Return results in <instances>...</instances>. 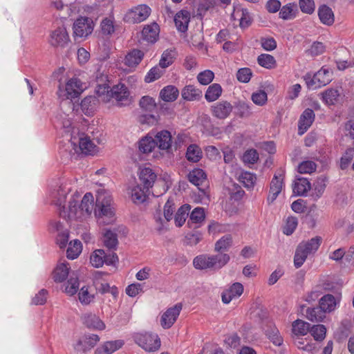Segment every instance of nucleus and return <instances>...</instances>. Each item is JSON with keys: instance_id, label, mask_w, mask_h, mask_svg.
Here are the masks:
<instances>
[{"instance_id": "62", "label": "nucleus", "mask_w": 354, "mask_h": 354, "mask_svg": "<svg viewBox=\"0 0 354 354\" xmlns=\"http://www.w3.org/2000/svg\"><path fill=\"white\" fill-rule=\"evenodd\" d=\"M163 71L160 69V67L155 66L149 71L148 74L146 75L145 80L148 83L153 82L154 80L160 77Z\"/></svg>"}, {"instance_id": "3", "label": "nucleus", "mask_w": 354, "mask_h": 354, "mask_svg": "<svg viewBox=\"0 0 354 354\" xmlns=\"http://www.w3.org/2000/svg\"><path fill=\"white\" fill-rule=\"evenodd\" d=\"M83 91L82 84L80 80L76 78L70 80L66 84L65 88H59V95L63 97L61 102L62 107L68 106L69 111L74 110V103L73 100H76L80 93Z\"/></svg>"}, {"instance_id": "34", "label": "nucleus", "mask_w": 354, "mask_h": 354, "mask_svg": "<svg viewBox=\"0 0 354 354\" xmlns=\"http://www.w3.org/2000/svg\"><path fill=\"white\" fill-rule=\"evenodd\" d=\"M320 308H322L325 313H330L333 311L336 306V300L333 295L328 294L323 296L319 302Z\"/></svg>"}, {"instance_id": "26", "label": "nucleus", "mask_w": 354, "mask_h": 354, "mask_svg": "<svg viewBox=\"0 0 354 354\" xmlns=\"http://www.w3.org/2000/svg\"><path fill=\"white\" fill-rule=\"evenodd\" d=\"M318 15L320 21L325 25L331 26L335 21L334 13L330 8L322 5L319 8Z\"/></svg>"}, {"instance_id": "37", "label": "nucleus", "mask_w": 354, "mask_h": 354, "mask_svg": "<svg viewBox=\"0 0 354 354\" xmlns=\"http://www.w3.org/2000/svg\"><path fill=\"white\" fill-rule=\"evenodd\" d=\"M222 88L218 84H213L209 86L206 91L205 97L208 102L216 100L221 95Z\"/></svg>"}, {"instance_id": "18", "label": "nucleus", "mask_w": 354, "mask_h": 354, "mask_svg": "<svg viewBox=\"0 0 354 354\" xmlns=\"http://www.w3.org/2000/svg\"><path fill=\"white\" fill-rule=\"evenodd\" d=\"M160 29L157 23H152L145 26L142 31V39L147 42L154 43L159 36Z\"/></svg>"}, {"instance_id": "8", "label": "nucleus", "mask_w": 354, "mask_h": 354, "mask_svg": "<svg viewBox=\"0 0 354 354\" xmlns=\"http://www.w3.org/2000/svg\"><path fill=\"white\" fill-rule=\"evenodd\" d=\"M111 100L114 99L119 106H126L131 103L130 93L124 84L114 85L110 89Z\"/></svg>"}, {"instance_id": "46", "label": "nucleus", "mask_w": 354, "mask_h": 354, "mask_svg": "<svg viewBox=\"0 0 354 354\" xmlns=\"http://www.w3.org/2000/svg\"><path fill=\"white\" fill-rule=\"evenodd\" d=\"M258 64L262 67L270 69L275 67L276 61L273 56L268 54H261L257 58Z\"/></svg>"}, {"instance_id": "24", "label": "nucleus", "mask_w": 354, "mask_h": 354, "mask_svg": "<svg viewBox=\"0 0 354 354\" xmlns=\"http://www.w3.org/2000/svg\"><path fill=\"white\" fill-rule=\"evenodd\" d=\"M106 80V76L104 75H102L100 77H97L96 93L102 101L109 102L111 100V95H109L111 88L106 84L102 83Z\"/></svg>"}, {"instance_id": "55", "label": "nucleus", "mask_w": 354, "mask_h": 354, "mask_svg": "<svg viewBox=\"0 0 354 354\" xmlns=\"http://www.w3.org/2000/svg\"><path fill=\"white\" fill-rule=\"evenodd\" d=\"M317 165L311 160H306L298 166V171L301 174H311L316 170Z\"/></svg>"}, {"instance_id": "48", "label": "nucleus", "mask_w": 354, "mask_h": 354, "mask_svg": "<svg viewBox=\"0 0 354 354\" xmlns=\"http://www.w3.org/2000/svg\"><path fill=\"white\" fill-rule=\"evenodd\" d=\"M310 333L316 341H322L326 337V328L322 324L310 327Z\"/></svg>"}, {"instance_id": "13", "label": "nucleus", "mask_w": 354, "mask_h": 354, "mask_svg": "<svg viewBox=\"0 0 354 354\" xmlns=\"http://www.w3.org/2000/svg\"><path fill=\"white\" fill-rule=\"evenodd\" d=\"M95 214L101 224L108 225L114 221V211L111 205L109 207H96Z\"/></svg>"}, {"instance_id": "51", "label": "nucleus", "mask_w": 354, "mask_h": 354, "mask_svg": "<svg viewBox=\"0 0 354 354\" xmlns=\"http://www.w3.org/2000/svg\"><path fill=\"white\" fill-rule=\"evenodd\" d=\"M205 217L204 209L203 207H196L191 212L187 223L188 225H190V222L199 223L204 221Z\"/></svg>"}, {"instance_id": "25", "label": "nucleus", "mask_w": 354, "mask_h": 354, "mask_svg": "<svg viewBox=\"0 0 354 354\" xmlns=\"http://www.w3.org/2000/svg\"><path fill=\"white\" fill-rule=\"evenodd\" d=\"M139 178L145 189L149 190L156 179V174L150 168H144L140 171Z\"/></svg>"}, {"instance_id": "45", "label": "nucleus", "mask_w": 354, "mask_h": 354, "mask_svg": "<svg viewBox=\"0 0 354 354\" xmlns=\"http://www.w3.org/2000/svg\"><path fill=\"white\" fill-rule=\"evenodd\" d=\"M105 252L103 250H96L90 257V261L95 268H100L104 263Z\"/></svg>"}, {"instance_id": "32", "label": "nucleus", "mask_w": 354, "mask_h": 354, "mask_svg": "<svg viewBox=\"0 0 354 354\" xmlns=\"http://www.w3.org/2000/svg\"><path fill=\"white\" fill-rule=\"evenodd\" d=\"M326 317V313L320 308V306L315 308H308L306 310V317L311 322H320Z\"/></svg>"}, {"instance_id": "20", "label": "nucleus", "mask_w": 354, "mask_h": 354, "mask_svg": "<svg viewBox=\"0 0 354 354\" xmlns=\"http://www.w3.org/2000/svg\"><path fill=\"white\" fill-rule=\"evenodd\" d=\"M124 345L122 340L108 341L95 351V354H112Z\"/></svg>"}, {"instance_id": "23", "label": "nucleus", "mask_w": 354, "mask_h": 354, "mask_svg": "<svg viewBox=\"0 0 354 354\" xmlns=\"http://www.w3.org/2000/svg\"><path fill=\"white\" fill-rule=\"evenodd\" d=\"M71 144L74 145V149L76 152H78L77 147L80 152L86 155L92 154L95 152V145L90 138L87 137L79 138L78 147L74 142H72Z\"/></svg>"}, {"instance_id": "35", "label": "nucleus", "mask_w": 354, "mask_h": 354, "mask_svg": "<svg viewBox=\"0 0 354 354\" xmlns=\"http://www.w3.org/2000/svg\"><path fill=\"white\" fill-rule=\"evenodd\" d=\"M232 245V237L230 234L223 236L218 240L214 245V250L218 253H224L227 251Z\"/></svg>"}, {"instance_id": "39", "label": "nucleus", "mask_w": 354, "mask_h": 354, "mask_svg": "<svg viewBox=\"0 0 354 354\" xmlns=\"http://www.w3.org/2000/svg\"><path fill=\"white\" fill-rule=\"evenodd\" d=\"M112 205V197L105 191L97 192L96 195L95 207H109Z\"/></svg>"}, {"instance_id": "44", "label": "nucleus", "mask_w": 354, "mask_h": 354, "mask_svg": "<svg viewBox=\"0 0 354 354\" xmlns=\"http://www.w3.org/2000/svg\"><path fill=\"white\" fill-rule=\"evenodd\" d=\"M326 182H327V178L325 176H321L317 178L316 181L314 183V194L315 195L317 198H319L321 197V196L323 194L326 186Z\"/></svg>"}, {"instance_id": "59", "label": "nucleus", "mask_w": 354, "mask_h": 354, "mask_svg": "<svg viewBox=\"0 0 354 354\" xmlns=\"http://www.w3.org/2000/svg\"><path fill=\"white\" fill-rule=\"evenodd\" d=\"M79 300L82 304L88 305L94 299V295L90 294L88 288L83 286L78 294Z\"/></svg>"}, {"instance_id": "43", "label": "nucleus", "mask_w": 354, "mask_h": 354, "mask_svg": "<svg viewBox=\"0 0 354 354\" xmlns=\"http://www.w3.org/2000/svg\"><path fill=\"white\" fill-rule=\"evenodd\" d=\"M323 101L329 105L335 104L339 97V93L337 89H328L322 93Z\"/></svg>"}, {"instance_id": "53", "label": "nucleus", "mask_w": 354, "mask_h": 354, "mask_svg": "<svg viewBox=\"0 0 354 354\" xmlns=\"http://www.w3.org/2000/svg\"><path fill=\"white\" fill-rule=\"evenodd\" d=\"M139 105L142 109L149 112L153 111L156 106L155 100L148 95L143 96L140 99Z\"/></svg>"}, {"instance_id": "5", "label": "nucleus", "mask_w": 354, "mask_h": 354, "mask_svg": "<svg viewBox=\"0 0 354 354\" xmlns=\"http://www.w3.org/2000/svg\"><path fill=\"white\" fill-rule=\"evenodd\" d=\"M70 188L66 184H61L54 188L51 192L53 203L59 207V216L66 218L67 214L66 212L65 203L67 194L70 192Z\"/></svg>"}, {"instance_id": "11", "label": "nucleus", "mask_w": 354, "mask_h": 354, "mask_svg": "<svg viewBox=\"0 0 354 354\" xmlns=\"http://www.w3.org/2000/svg\"><path fill=\"white\" fill-rule=\"evenodd\" d=\"M93 30V22L88 17H80L73 24V34L75 37H87Z\"/></svg>"}, {"instance_id": "22", "label": "nucleus", "mask_w": 354, "mask_h": 354, "mask_svg": "<svg viewBox=\"0 0 354 354\" xmlns=\"http://www.w3.org/2000/svg\"><path fill=\"white\" fill-rule=\"evenodd\" d=\"M189 19L190 14L188 11L183 10L177 12L174 17L177 29L182 32L187 31Z\"/></svg>"}, {"instance_id": "7", "label": "nucleus", "mask_w": 354, "mask_h": 354, "mask_svg": "<svg viewBox=\"0 0 354 354\" xmlns=\"http://www.w3.org/2000/svg\"><path fill=\"white\" fill-rule=\"evenodd\" d=\"M48 41L50 45L54 48H65L70 41L66 28L62 26L51 31Z\"/></svg>"}, {"instance_id": "16", "label": "nucleus", "mask_w": 354, "mask_h": 354, "mask_svg": "<svg viewBox=\"0 0 354 354\" xmlns=\"http://www.w3.org/2000/svg\"><path fill=\"white\" fill-rule=\"evenodd\" d=\"M243 292V286L241 283L236 282L230 288L222 292L221 298L224 304H229L233 298L240 297Z\"/></svg>"}, {"instance_id": "30", "label": "nucleus", "mask_w": 354, "mask_h": 354, "mask_svg": "<svg viewBox=\"0 0 354 354\" xmlns=\"http://www.w3.org/2000/svg\"><path fill=\"white\" fill-rule=\"evenodd\" d=\"M144 53L142 51L133 49L126 55L124 64L129 67H134L141 62Z\"/></svg>"}, {"instance_id": "64", "label": "nucleus", "mask_w": 354, "mask_h": 354, "mask_svg": "<svg viewBox=\"0 0 354 354\" xmlns=\"http://www.w3.org/2000/svg\"><path fill=\"white\" fill-rule=\"evenodd\" d=\"M101 30L104 35H109L114 32L115 28L112 20L105 18L101 22Z\"/></svg>"}, {"instance_id": "17", "label": "nucleus", "mask_w": 354, "mask_h": 354, "mask_svg": "<svg viewBox=\"0 0 354 354\" xmlns=\"http://www.w3.org/2000/svg\"><path fill=\"white\" fill-rule=\"evenodd\" d=\"M156 147L162 150H169L171 147V136L169 131L162 130L155 136L153 138Z\"/></svg>"}, {"instance_id": "31", "label": "nucleus", "mask_w": 354, "mask_h": 354, "mask_svg": "<svg viewBox=\"0 0 354 354\" xmlns=\"http://www.w3.org/2000/svg\"><path fill=\"white\" fill-rule=\"evenodd\" d=\"M179 95L178 88L174 86H167L160 91V97L165 102L175 101Z\"/></svg>"}, {"instance_id": "52", "label": "nucleus", "mask_w": 354, "mask_h": 354, "mask_svg": "<svg viewBox=\"0 0 354 354\" xmlns=\"http://www.w3.org/2000/svg\"><path fill=\"white\" fill-rule=\"evenodd\" d=\"M354 156V148L350 147L346 149L344 154L340 159L339 167L344 170L348 168Z\"/></svg>"}, {"instance_id": "42", "label": "nucleus", "mask_w": 354, "mask_h": 354, "mask_svg": "<svg viewBox=\"0 0 354 354\" xmlns=\"http://www.w3.org/2000/svg\"><path fill=\"white\" fill-rule=\"evenodd\" d=\"M104 245L109 249H115L118 241L116 233L113 232L110 230H106L104 234V240H103Z\"/></svg>"}, {"instance_id": "6", "label": "nucleus", "mask_w": 354, "mask_h": 354, "mask_svg": "<svg viewBox=\"0 0 354 354\" xmlns=\"http://www.w3.org/2000/svg\"><path fill=\"white\" fill-rule=\"evenodd\" d=\"M305 80L308 88L315 89L328 84L331 81V77L328 69L322 68L313 77L308 75Z\"/></svg>"}, {"instance_id": "1", "label": "nucleus", "mask_w": 354, "mask_h": 354, "mask_svg": "<svg viewBox=\"0 0 354 354\" xmlns=\"http://www.w3.org/2000/svg\"><path fill=\"white\" fill-rule=\"evenodd\" d=\"M230 260V257L226 253L203 254L194 259L193 266L196 269L200 270L218 271L223 268Z\"/></svg>"}, {"instance_id": "21", "label": "nucleus", "mask_w": 354, "mask_h": 354, "mask_svg": "<svg viewBox=\"0 0 354 354\" xmlns=\"http://www.w3.org/2000/svg\"><path fill=\"white\" fill-rule=\"evenodd\" d=\"M83 322L88 328L102 330L105 328L104 323L93 313H86L82 317Z\"/></svg>"}, {"instance_id": "58", "label": "nucleus", "mask_w": 354, "mask_h": 354, "mask_svg": "<svg viewBox=\"0 0 354 354\" xmlns=\"http://www.w3.org/2000/svg\"><path fill=\"white\" fill-rule=\"evenodd\" d=\"M175 209L176 207L174 199L169 198L164 206V217L167 221L171 220Z\"/></svg>"}, {"instance_id": "29", "label": "nucleus", "mask_w": 354, "mask_h": 354, "mask_svg": "<svg viewBox=\"0 0 354 354\" xmlns=\"http://www.w3.org/2000/svg\"><path fill=\"white\" fill-rule=\"evenodd\" d=\"M187 178L190 183L201 189L199 187L205 181L206 174L201 169H194L189 173Z\"/></svg>"}, {"instance_id": "15", "label": "nucleus", "mask_w": 354, "mask_h": 354, "mask_svg": "<svg viewBox=\"0 0 354 354\" xmlns=\"http://www.w3.org/2000/svg\"><path fill=\"white\" fill-rule=\"evenodd\" d=\"M315 113L311 109H306L301 115L299 120V134H304L308 128L312 125L315 120Z\"/></svg>"}, {"instance_id": "36", "label": "nucleus", "mask_w": 354, "mask_h": 354, "mask_svg": "<svg viewBox=\"0 0 354 354\" xmlns=\"http://www.w3.org/2000/svg\"><path fill=\"white\" fill-rule=\"evenodd\" d=\"M190 210L189 205H182L177 211L175 216V223L178 227H181L186 221L187 216L189 215V212Z\"/></svg>"}, {"instance_id": "19", "label": "nucleus", "mask_w": 354, "mask_h": 354, "mask_svg": "<svg viewBox=\"0 0 354 354\" xmlns=\"http://www.w3.org/2000/svg\"><path fill=\"white\" fill-rule=\"evenodd\" d=\"M70 266L67 262L59 263L52 273V278L56 283H62L69 274Z\"/></svg>"}, {"instance_id": "38", "label": "nucleus", "mask_w": 354, "mask_h": 354, "mask_svg": "<svg viewBox=\"0 0 354 354\" xmlns=\"http://www.w3.org/2000/svg\"><path fill=\"white\" fill-rule=\"evenodd\" d=\"M186 157L189 161L193 162H198L202 158L201 148L196 145H191L187 147Z\"/></svg>"}, {"instance_id": "47", "label": "nucleus", "mask_w": 354, "mask_h": 354, "mask_svg": "<svg viewBox=\"0 0 354 354\" xmlns=\"http://www.w3.org/2000/svg\"><path fill=\"white\" fill-rule=\"evenodd\" d=\"M156 147L154 139L150 136H146L139 142V149L142 153H149Z\"/></svg>"}, {"instance_id": "63", "label": "nucleus", "mask_w": 354, "mask_h": 354, "mask_svg": "<svg viewBox=\"0 0 354 354\" xmlns=\"http://www.w3.org/2000/svg\"><path fill=\"white\" fill-rule=\"evenodd\" d=\"M79 288V282L77 278L71 277L67 282L65 288V292L70 295H73L75 294Z\"/></svg>"}, {"instance_id": "12", "label": "nucleus", "mask_w": 354, "mask_h": 354, "mask_svg": "<svg viewBox=\"0 0 354 354\" xmlns=\"http://www.w3.org/2000/svg\"><path fill=\"white\" fill-rule=\"evenodd\" d=\"M100 337L95 334H85L74 345L77 352L86 353L91 350L100 341Z\"/></svg>"}, {"instance_id": "54", "label": "nucleus", "mask_w": 354, "mask_h": 354, "mask_svg": "<svg viewBox=\"0 0 354 354\" xmlns=\"http://www.w3.org/2000/svg\"><path fill=\"white\" fill-rule=\"evenodd\" d=\"M239 180L244 185L245 187L250 188L254 185L256 176L248 171L241 173L239 176Z\"/></svg>"}, {"instance_id": "49", "label": "nucleus", "mask_w": 354, "mask_h": 354, "mask_svg": "<svg viewBox=\"0 0 354 354\" xmlns=\"http://www.w3.org/2000/svg\"><path fill=\"white\" fill-rule=\"evenodd\" d=\"M283 179L284 175L282 171L275 174L270 183V189L271 192L277 191L281 192L283 185Z\"/></svg>"}, {"instance_id": "27", "label": "nucleus", "mask_w": 354, "mask_h": 354, "mask_svg": "<svg viewBox=\"0 0 354 354\" xmlns=\"http://www.w3.org/2000/svg\"><path fill=\"white\" fill-rule=\"evenodd\" d=\"M181 94L183 98L188 101L198 100L202 97V91L194 85L186 86Z\"/></svg>"}, {"instance_id": "10", "label": "nucleus", "mask_w": 354, "mask_h": 354, "mask_svg": "<svg viewBox=\"0 0 354 354\" xmlns=\"http://www.w3.org/2000/svg\"><path fill=\"white\" fill-rule=\"evenodd\" d=\"M183 308V304L178 303L169 308L161 316L160 325L165 329L170 328L176 322Z\"/></svg>"}, {"instance_id": "41", "label": "nucleus", "mask_w": 354, "mask_h": 354, "mask_svg": "<svg viewBox=\"0 0 354 354\" xmlns=\"http://www.w3.org/2000/svg\"><path fill=\"white\" fill-rule=\"evenodd\" d=\"M82 212H85L90 215L93 209V196L91 193H86L82 199L79 206Z\"/></svg>"}, {"instance_id": "9", "label": "nucleus", "mask_w": 354, "mask_h": 354, "mask_svg": "<svg viewBox=\"0 0 354 354\" xmlns=\"http://www.w3.org/2000/svg\"><path fill=\"white\" fill-rule=\"evenodd\" d=\"M151 8L146 5H140L130 10L124 16L129 23L136 24L145 21L150 15Z\"/></svg>"}, {"instance_id": "56", "label": "nucleus", "mask_w": 354, "mask_h": 354, "mask_svg": "<svg viewBox=\"0 0 354 354\" xmlns=\"http://www.w3.org/2000/svg\"><path fill=\"white\" fill-rule=\"evenodd\" d=\"M96 103V99L93 96L86 97L80 103L82 111L86 113L92 112Z\"/></svg>"}, {"instance_id": "33", "label": "nucleus", "mask_w": 354, "mask_h": 354, "mask_svg": "<svg viewBox=\"0 0 354 354\" xmlns=\"http://www.w3.org/2000/svg\"><path fill=\"white\" fill-rule=\"evenodd\" d=\"M310 188V183L306 178H297L293 186V192L298 196H304Z\"/></svg>"}, {"instance_id": "57", "label": "nucleus", "mask_w": 354, "mask_h": 354, "mask_svg": "<svg viewBox=\"0 0 354 354\" xmlns=\"http://www.w3.org/2000/svg\"><path fill=\"white\" fill-rule=\"evenodd\" d=\"M298 225V221L296 217L289 216L286 219V225L283 227V233L286 235H290L293 233Z\"/></svg>"}, {"instance_id": "14", "label": "nucleus", "mask_w": 354, "mask_h": 354, "mask_svg": "<svg viewBox=\"0 0 354 354\" xmlns=\"http://www.w3.org/2000/svg\"><path fill=\"white\" fill-rule=\"evenodd\" d=\"M233 106L227 101H221L212 106V111L214 116L218 119H225L232 111Z\"/></svg>"}, {"instance_id": "2", "label": "nucleus", "mask_w": 354, "mask_h": 354, "mask_svg": "<svg viewBox=\"0 0 354 354\" xmlns=\"http://www.w3.org/2000/svg\"><path fill=\"white\" fill-rule=\"evenodd\" d=\"M322 240V237L315 236L307 241H302L298 245L294 257V265L297 268L304 264L308 255L316 252L321 245Z\"/></svg>"}, {"instance_id": "28", "label": "nucleus", "mask_w": 354, "mask_h": 354, "mask_svg": "<svg viewBox=\"0 0 354 354\" xmlns=\"http://www.w3.org/2000/svg\"><path fill=\"white\" fill-rule=\"evenodd\" d=\"M310 324L301 319H297L292 324V332L296 336L306 335L310 330Z\"/></svg>"}, {"instance_id": "40", "label": "nucleus", "mask_w": 354, "mask_h": 354, "mask_svg": "<svg viewBox=\"0 0 354 354\" xmlns=\"http://www.w3.org/2000/svg\"><path fill=\"white\" fill-rule=\"evenodd\" d=\"M149 190L142 188L140 185L134 187L131 190V198L136 203H142L146 200L147 193Z\"/></svg>"}, {"instance_id": "4", "label": "nucleus", "mask_w": 354, "mask_h": 354, "mask_svg": "<svg viewBox=\"0 0 354 354\" xmlns=\"http://www.w3.org/2000/svg\"><path fill=\"white\" fill-rule=\"evenodd\" d=\"M135 342L147 352H154L160 347V339L157 335L151 333H136Z\"/></svg>"}, {"instance_id": "60", "label": "nucleus", "mask_w": 354, "mask_h": 354, "mask_svg": "<svg viewBox=\"0 0 354 354\" xmlns=\"http://www.w3.org/2000/svg\"><path fill=\"white\" fill-rule=\"evenodd\" d=\"M214 77V74L212 71L206 70L198 75L197 80L200 84L207 85L213 80Z\"/></svg>"}, {"instance_id": "61", "label": "nucleus", "mask_w": 354, "mask_h": 354, "mask_svg": "<svg viewBox=\"0 0 354 354\" xmlns=\"http://www.w3.org/2000/svg\"><path fill=\"white\" fill-rule=\"evenodd\" d=\"M252 100L254 104L263 106L267 102V93L264 91L260 90L252 95Z\"/></svg>"}, {"instance_id": "50", "label": "nucleus", "mask_w": 354, "mask_h": 354, "mask_svg": "<svg viewBox=\"0 0 354 354\" xmlns=\"http://www.w3.org/2000/svg\"><path fill=\"white\" fill-rule=\"evenodd\" d=\"M71 245V242L69 244ZM82 252V243L78 240H75L73 247L69 246L66 250L68 259H74L77 258Z\"/></svg>"}]
</instances>
